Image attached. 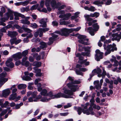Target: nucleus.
Segmentation results:
<instances>
[{"mask_svg":"<svg viewBox=\"0 0 121 121\" xmlns=\"http://www.w3.org/2000/svg\"><path fill=\"white\" fill-rule=\"evenodd\" d=\"M91 47L88 46L86 47H85L83 48L84 50L85 51H87V52H89V54H90V49Z\"/></svg>","mask_w":121,"mask_h":121,"instance_id":"obj_44","label":"nucleus"},{"mask_svg":"<svg viewBox=\"0 0 121 121\" xmlns=\"http://www.w3.org/2000/svg\"><path fill=\"white\" fill-rule=\"evenodd\" d=\"M68 112L60 113V116H67L69 114Z\"/></svg>","mask_w":121,"mask_h":121,"instance_id":"obj_61","label":"nucleus"},{"mask_svg":"<svg viewBox=\"0 0 121 121\" xmlns=\"http://www.w3.org/2000/svg\"><path fill=\"white\" fill-rule=\"evenodd\" d=\"M69 30L70 29L63 28L61 29L60 31H55V33L59 34L62 36H66L69 35V33H71Z\"/></svg>","mask_w":121,"mask_h":121,"instance_id":"obj_6","label":"nucleus"},{"mask_svg":"<svg viewBox=\"0 0 121 121\" xmlns=\"http://www.w3.org/2000/svg\"><path fill=\"white\" fill-rule=\"evenodd\" d=\"M47 19H42L39 21V23L41 24L40 26V27H45L47 26Z\"/></svg>","mask_w":121,"mask_h":121,"instance_id":"obj_23","label":"nucleus"},{"mask_svg":"<svg viewBox=\"0 0 121 121\" xmlns=\"http://www.w3.org/2000/svg\"><path fill=\"white\" fill-rule=\"evenodd\" d=\"M81 28L80 27H78L76 28H70L69 30L71 31V33L74 31H78Z\"/></svg>","mask_w":121,"mask_h":121,"instance_id":"obj_42","label":"nucleus"},{"mask_svg":"<svg viewBox=\"0 0 121 121\" xmlns=\"http://www.w3.org/2000/svg\"><path fill=\"white\" fill-rule=\"evenodd\" d=\"M41 95H39L35 99H34V102L38 101L39 99H41Z\"/></svg>","mask_w":121,"mask_h":121,"instance_id":"obj_57","label":"nucleus"},{"mask_svg":"<svg viewBox=\"0 0 121 121\" xmlns=\"http://www.w3.org/2000/svg\"><path fill=\"white\" fill-rule=\"evenodd\" d=\"M52 99L58 98L61 97L64 98H68L69 97L68 96L65 95H64V94L61 92L59 93L56 94L54 95Z\"/></svg>","mask_w":121,"mask_h":121,"instance_id":"obj_18","label":"nucleus"},{"mask_svg":"<svg viewBox=\"0 0 121 121\" xmlns=\"http://www.w3.org/2000/svg\"><path fill=\"white\" fill-rule=\"evenodd\" d=\"M81 67H82V66L81 65L79 64L77 65H76L77 68L79 69L80 70V71H79L77 69L76 70L75 72L77 74L82 75L83 73L80 71L84 72L87 70V69L86 68H81Z\"/></svg>","mask_w":121,"mask_h":121,"instance_id":"obj_11","label":"nucleus"},{"mask_svg":"<svg viewBox=\"0 0 121 121\" xmlns=\"http://www.w3.org/2000/svg\"><path fill=\"white\" fill-rule=\"evenodd\" d=\"M8 35L11 37H13L17 35V33L16 31L12 32L9 31Z\"/></svg>","mask_w":121,"mask_h":121,"instance_id":"obj_29","label":"nucleus"},{"mask_svg":"<svg viewBox=\"0 0 121 121\" xmlns=\"http://www.w3.org/2000/svg\"><path fill=\"white\" fill-rule=\"evenodd\" d=\"M22 28L25 31L29 32H30L31 31V30L29 29L24 27V25H23L22 27Z\"/></svg>","mask_w":121,"mask_h":121,"instance_id":"obj_48","label":"nucleus"},{"mask_svg":"<svg viewBox=\"0 0 121 121\" xmlns=\"http://www.w3.org/2000/svg\"><path fill=\"white\" fill-rule=\"evenodd\" d=\"M21 4L23 6H25L28 4L29 2L27 1H25L21 2Z\"/></svg>","mask_w":121,"mask_h":121,"instance_id":"obj_50","label":"nucleus"},{"mask_svg":"<svg viewBox=\"0 0 121 121\" xmlns=\"http://www.w3.org/2000/svg\"><path fill=\"white\" fill-rule=\"evenodd\" d=\"M44 52H42L40 53V55H38L37 53H36L33 55V56L34 58L36 57V60H40L41 56H42V58L43 59V56H44Z\"/></svg>","mask_w":121,"mask_h":121,"instance_id":"obj_21","label":"nucleus"},{"mask_svg":"<svg viewBox=\"0 0 121 121\" xmlns=\"http://www.w3.org/2000/svg\"><path fill=\"white\" fill-rule=\"evenodd\" d=\"M23 104V103H21L19 104H17L15 106V108L16 109H19L20 107L22 106Z\"/></svg>","mask_w":121,"mask_h":121,"instance_id":"obj_54","label":"nucleus"},{"mask_svg":"<svg viewBox=\"0 0 121 121\" xmlns=\"http://www.w3.org/2000/svg\"><path fill=\"white\" fill-rule=\"evenodd\" d=\"M51 0H46L45 3V5L47 7L50 5V2H51Z\"/></svg>","mask_w":121,"mask_h":121,"instance_id":"obj_51","label":"nucleus"},{"mask_svg":"<svg viewBox=\"0 0 121 121\" xmlns=\"http://www.w3.org/2000/svg\"><path fill=\"white\" fill-rule=\"evenodd\" d=\"M10 93V90L9 89H8L3 91V95L5 97L8 95Z\"/></svg>","mask_w":121,"mask_h":121,"instance_id":"obj_31","label":"nucleus"},{"mask_svg":"<svg viewBox=\"0 0 121 121\" xmlns=\"http://www.w3.org/2000/svg\"><path fill=\"white\" fill-rule=\"evenodd\" d=\"M92 107L98 110H99L100 108V107L99 106L96 105L95 104H94Z\"/></svg>","mask_w":121,"mask_h":121,"instance_id":"obj_56","label":"nucleus"},{"mask_svg":"<svg viewBox=\"0 0 121 121\" xmlns=\"http://www.w3.org/2000/svg\"><path fill=\"white\" fill-rule=\"evenodd\" d=\"M30 26L31 27L34 28H36L38 26L37 24L35 23H30Z\"/></svg>","mask_w":121,"mask_h":121,"instance_id":"obj_47","label":"nucleus"},{"mask_svg":"<svg viewBox=\"0 0 121 121\" xmlns=\"http://www.w3.org/2000/svg\"><path fill=\"white\" fill-rule=\"evenodd\" d=\"M16 38H13L10 39V42L11 45H13L14 43H15V40H16Z\"/></svg>","mask_w":121,"mask_h":121,"instance_id":"obj_53","label":"nucleus"},{"mask_svg":"<svg viewBox=\"0 0 121 121\" xmlns=\"http://www.w3.org/2000/svg\"><path fill=\"white\" fill-rule=\"evenodd\" d=\"M111 41V39H109L108 40H106L104 42V49L105 50L106 49V47L107 46V45L108 43H109Z\"/></svg>","mask_w":121,"mask_h":121,"instance_id":"obj_32","label":"nucleus"},{"mask_svg":"<svg viewBox=\"0 0 121 121\" xmlns=\"http://www.w3.org/2000/svg\"><path fill=\"white\" fill-rule=\"evenodd\" d=\"M75 84H71L69 83L67 84L68 87L70 89L71 91L73 92H75L78 90V86L75 85Z\"/></svg>","mask_w":121,"mask_h":121,"instance_id":"obj_12","label":"nucleus"},{"mask_svg":"<svg viewBox=\"0 0 121 121\" xmlns=\"http://www.w3.org/2000/svg\"><path fill=\"white\" fill-rule=\"evenodd\" d=\"M41 45L40 47L42 49L46 48L47 46V44L46 43L43 42H41L40 43Z\"/></svg>","mask_w":121,"mask_h":121,"instance_id":"obj_39","label":"nucleus"},{"mask_svg":"<svg viewBox=\"0 0 121 121\" xmlns=\"http://www.w3.org/2000/svg\"><path fill=\"white\" fill-rule=\"evenodd\" d=\"M22 53L23 56H25L27 55L28 53V51L27 50H25L23 51Z\"/></svg>","mask_w":121,"mask_h":121,"instance_id":"obj_49","label":"nucleus"},{"mask_svg":"<svg viewBox=\"0 0 121 121\" xmlns=\"http://www.w3.org/2000/svg\"><path fill=\"white\" fill-rule=\"evenodd\" d=\"M84 16L85 18L86 19L87 21H90L92 20V19L90 17V15H89L85 14L84 15Z\"/></svg>","mask_w":121,"mask_h":121,"instance_id":"obj_43","label":"nucleus"},{"mask_svg":"<svg viewBox=\"0 0 121 121\" xmlns=\"http://www.w3.org/2000/svg\"><path fill=\"white\" fill-rule=\"evenodd\" d=\"M37 94L36 91H35L32 92L29 91L27 92V97H29L31 95L33 98H35Z\"/></svg>","mask_w":121,"mask_h":121,"instance_id":"obj_24","label":"nucleus"},{"mask_svg":"<svg viewBox=\"0 0 121 121\" xmlns=\"http://www.w3.org/2000/svg\"><path fill=\"white\" fill-rule=\"evenodd\" d=\"M47 91L46 89H44L42 90L40 93L41 95L45 96L47 95Z\"/></svg>","mask_w":121,"mask_h":121,"instance_id":"obj_46","label":"nucleus"},{"mask_svg":"<svg viewBox=\"0 0 121 121\" xmlns=\"http://www.w3.org/2000/svg\"><path fill=\"white\" fill-rule=\"evenodd\" d=\"M67 81L69 80V83L71 84H78L80 83L79 81H74L73 78H72L71 77H69L67 80Z\"/></svg>","mask_w":121,"mask_h":121,"instance_id":"obj_25","label":"nucleus"},{"mask_svg":"<svg viewBox=\"0 0 121 121\" xmlns=\"http://www.w3.org/2000/svg\"><path fill=\"white\" fill-rule=\"evenodd\" d=\"M109 37L110 38L113 37L115 38V40L119 41L120 39H121V34L118 35L117 33L112 34V32H109L106 36V37L108 38Z\"/></svg>","mask_w":121,"mask_h":121,"instance_id":"obj_5","label":"nucleus"},{"mask_svg":"<svg viewBox=\"0 0 121 121\" xmlns=\"http://www.w3.org/2000/svg\"><path fill=\"white\" fill-rule=\"evenodd\" d=\"M64 93L65 94L64 95H65L68 96L69 97L68 98H72V97H71V95H72L73 94V92L69 90L65 89L64 90Z\"/></svg>","mask_w":121,"mask_h":121,"instance_id":"obj_19","label":"nucleus"},{"mask_svg":"<svg viewBox=\"0 0 121 121\" xmlns=\"http://www.w3.org/2000/svg\"><path fill=\"white\" fill-rule=\"evenodd\" d=\"M52 36V37L49 39V42H48V45H50L52 44L55 40V38L58 36L57 35L53 33L51 34Z\"/></svg>","mask_w":121,"mask_h":121,"instance_id":"obj_20","label":"nucleus"},{"mask_svg":"<svg viewBox=\"0 0 121 121\" xmlns=\"http://www.w3.org/2000/svg\"><path fill=\"white\" fill-rule=\"evenodd\" d=\"M13 12L12 11H9L8 13H6L5 15L7 17L6 19H8L9 17H10V19L12 20L13 18Z\"/></svg>","mask_w":121,"mask_h":121,"instance_id":"obj_26","label":"nucleus"},{"mask_svg":"<svg viewBox=\"0 0 121 121\" xmlns=\"http://www.w3.org/2000/svg\"><path fill=\"white\" fill-rule=\"evenodd\" d=\"M86 61L85 60H80L79 61V63H80L82 64L83 63H84V64L85 65L87 66L89 64V62L87 61V62H85Z\"/></svg>","mask_w":121,"mask_h":121,"instance_id":"obj_41","label":"nucleus"},{"mask_svg":"<svg viewBox=\"0 0 121 121\" xmlns=\"http://www.w3.org/2000/svg\"><path fill=\"white\" fill-rule=\"evenodd\" d=\"M60 4L59 2H56L55 0H52L51 2V4L52 7L53 9L56 8L58 7L59 6Z\"/></svg>","mask_w":121,"mask_h":121,"instance_id":"obj_17","label":"nucleus"},{"mask_svg":"<svg viewBox=\"0 0 121 121\" xmlns=\"http://www.w3.org/2000/svg\"><path fill=\"white\" fill-rule=\"evenodd\" d=\"M41 79L40 78H38L35 79V84L36 85L38 84V82L41 81Z\"/></svg>","mask_w":121,"mask_h":121,"instance_id":"obj_58","label":"nucleus"},{"mask_svg":"<svg viewBox=\"0 0 121 121\" xmlns=\"http://www.w3.org/2000/svg\"><path fill=\"white\" fill-rule=\"evenodd\" d=\"M7 110H4L0 114V116L1 117L2 116H3L7 113Z\"/></svg>","mask_w":121,"mask_h":121,"instance_id":"obj_64","label":"nucleus"},{"mask_svg":"<svg viewBox=\"0 0 121 121\" xmlns=\"http://www.w3.org/2000/svg\"><path fill=\"white\" fill-rule=\"evenodd\" d=\"M49 29L48 28H40L39 29V30L40 31V34L39 35V36L40 37H41L43 35V32H44L46 31H48Z\"/></svg>","mask_w":121,"mask_h":121,"instance_id":"obj_28","label":"nucleus"},{"mask_svg":"<svg viewBox=\"0 0 121 121\" xmlns=\"http://www.w3.org/2000/svg\"><path fill=\"white\" fill-rule=\"evenodd\" d=\"M24 74H25V76L22 77V78L23 80L26 81H29L32 79L31 78L29 77L28 75H29L31 77H32L33 75V73H31L29 74L28 72L26 71L24 72Z\"/></svg>","mask_w":121,"mask_h":121,"instance_id":"obj_10","label":"nucleus"},{"mask_svg":"<svg viewBox=\"0 0 121 121\" xmlns=\"http://www.w3.org/2000/svg\"><path fill=\"white\" fill-rule=\"evenodd\" d=\"M95 101L94 98L92 97L90 101L91 102L90 107L88 109H87V108L88 106L89 105V103H86L84 106V105H82V106L84 108L82 109L80 107H79L78 108L77 112L78 114L79 115H80L82 112L84 114H86L88 115L90 114L92 115H94L95 113L94 111H93V109L92 107L95 104L94 103Z\"/></svg>","mask_w":121,"mask_h":121,"instance_id":"obj_1","label":"nucleus"},{"mask_svg":"<svg viewBox=\"0 0 121 121\" xmlns=\"http://www.w3.org/2000/svg\"><path fill=\"white\" fill-rule=\"evenodd\" d=\"M32 65L34 66H35L37 67H39L41 66V63L40 62L35 61L33 63Z\"/></svg>","mask_w":121,"mask_h":121,"instance_id":"obj_36","label":"nucleus"},{"mask_svg":"<svg viewBox=\"0 0 121 121\" xmlns=\"http://www.w3.org/2000/svg\"><path fill=\"white\" fill-rule=\"evenodd\" d=\"M62 20V19H61L60 20V25H67L69 24L70 23V22L68 21H64L63 22H61Z\"/></svg>","mask_w":121,"mask_h":121,"instance_id":"obj_40","label":"nucleus"},{"mask_svg":"<svg viewBox=\"0 0 121 121\" xmlns=\"http://www.w3.org/2000/svg\"><path fill=\"white\" fill-rule=\"evenodd\" d=\"M95 8L93 6H91L90 8H89V11L93 12L95 11Z\"/></svg>","mask_w":121,"mask_h":121,"instance_id":"obj_62","label":"nucleus"},{"mask_svg":"<svg viewBox=\"0 0 121 121\" xmlns=\"http://www.w3.org/2000/svg\"><path fill=\"white\" fill-rule=\"evenodd\" d=\"M33 69L35 70V73H36V76H40L42 74L40 73L41 71L40 69L35 67H34Z\"/></svg>","mask_w":121,"mask_h":121,"instance_id":"obj_27","label":"nucleus"},{"mask_svg":"<svg viewBox=\"0 0 121 121\" xmlns=\"http://www.w3.org/2000/svg\"><path fill=\"white\" fill-rule=\"evenodd\" d=\"M13 60L12 58H10L6 61V64L7 66L10 68H13L14 66V64L12 62Z\"/></svg>","mask_w":121,"mask_h":121,"instance_id":"obj_22","label":"nucleus"},{"mask_svg":"<svg viewBox=\"0 0 121 121\" xmlns=\"http://www.w3.org/2000/svg\"><path fill=\"white\" fill-rule=\"evenodd\" d=\"M39 33L40 34V31L39 30V29L37 30V31L34 34V35L35 37H37L39 35Z\"/></svg>","mask_w":121,"mask_h":121,"instance_id":"obj_60","label":"nucleus"},{"mask_svg":"<svg viewBox=\"0 0 121 121\" xmlns=\"http://www.w3.org/2000/svg\"><path fill=\"white\" fill-rule=\"evenodd\" d=\"M61 4L60 3V4L59 6L58 7L56 8L58 9L59 10H60L61 9H63L65 7V6L64 5H63L61 6Z\"/></svg>","mask_w":121,"mask_h":121,"instance_id":"obj_55","label":"nucleus"},{"mask_svg":"<svg viewBox=\"0 0 121 121\" xmlns=\"http://www.w3.org/2000/svg\"><path fill=\"white\" fill-rule=\"evenodd\" d=\"M76 56L78 57L80 60H82L83 59V57L82 56V55L85 56H90V54L89 52H82L81 54L78 53H75Z\"/></svg>","mask_w":121,"mask_h":121,"instance_id":"obj_14","label":"nucleus"},{"mask_svg":"<svg viewBox=\"0 0 121 121\" xmlns=\"http://www.w3.org/2000/svg\"><path fill=\"white\" fill-rule=\"evenodd\" d=\"M13 13L15 16H19L20 14V13L17 12H13Z\"/></svg>","mask_w":121,"mask_h":121,"instance_id":"obj_63","label":"nucleus"},{"mask_svg":"<svg viewBox=\"0 0 121 121\" xmlns=\"http://www.w3.org/2000/svg\"><path fill=\"white\" fill-rule=\"evenodd\" d=\"M65 11L64 10H61L57 12L58 14H60L59 17L60 18H63L64 20H68L71 16L70 13H68L65 14Z\"/></svg>","mask_w":121,"mask_h":121,"instance_id":"obj_3","label":"nucleus"},{"mask_svg":"<svg viewBox=\"0 0 121 121\" xmlns=\"http://www.w3.org/2000/svg\"><path fill=\"white\" fill-rule=\"evenodd\" d=\"M6 75L5 72H3L0 74V86L2 85L8 80V78H4Z\"/></svg>","mask_w":121,"mask_h":121,"instance_id":"obj_7","label":"nucleus"},{"mask_svg":"<svg viewBox=\"0 0 121 121\" xmlns=\"http://www.w3.org/2000/svg\"><path fill=\"white\" fill-rule=\"evenodd\" d=\"M93 3L94 4L98 5L103 4V2L102 1H96L93 2Z\"/></svg>","mask_w":121,"mask_h":121,"instance_id":"obj_45","label":"nucleus"},{"mask_svg":"<svg viewBox=\"0 0 121 121\" xmlns=\"http://www.w3.org/2000/svg\"><path fill=\"white\" fill-rule=\"evenodd\" d=\"M99 13L97 12H95L94 13H91L90 14V17H97L99 16Z\"/></svg>","mask_w":121,"mask_h":121,"instance_id":"obj_34","label":"nucleus"},{"mask_svg":"<svg viewBox=\"0 0 121 121\" xmlns=\"http://www.w3.org/2000/svg\"><path fill=\"white\" fill-rule=\"evenodd\" d=\"M71 104L69 103L67 104V105L64 106V108L65 109L71 107Z\"/></svg>","mask_w":121,"mask_h":121,"instance_id":"obj_59","label":"nucleus"},{"mask_svg":"<svg viewBox=\"0 0 121 121\" xmlns=\"http://www.w3.org/2000/svg\"><path fill=\"white\" fill-rule=\"evenodd\" d=\"M95 52V58L97 61H99L100 59L102 58L103 53L100 52L98 49L96 50Z\"/></svg>","mask_w":121,"mask_h":121,"instance_id":"obj_13","label":"nucleus"},{"mask_svg":"<svg viewBox=\"0 0 121 121\" xmlns=\"http://www.w3.org/2000/svg\"><path fill=\"white\" fill-rule=\"evenodd\" d=\"M17 95L16 93L13 94L9 97V99L10 100L15 99Z\"/></svg>","mask_w":121,"mask_h":121,"instance_id":"obj_38","label":"nucleus"},{"mask_svg":"<svg viewBox=\"0 0 121 121\" xmlns=\"http://www.w3.org/2000/svg\"><path fill=\"white\" fill-rule=\"evenodd\" d=\"M101 71L100 69L99 68H98L97 69H94L92 71V73L90 74V80L92 77L96 74H98V76L99 77H101V75L100 74L101 73Z\"/></svg>","mask_w":121,"mask_h":121,"instance_id":"obj_9","label":"nucleus"},{"mask_svg":"<svg viewBox=\"0 0 121 121\" xmlns=\"http://www.w3.org/2000/svg\"><path fill=\"white\" fill-rule=\"evenodd\" d=\"M107 51L105 53V56H107L110 54L111 51L113 52L114 50L116 51L117 48L116 47V45L113 43L112 45H109L107 46L106 47Z\"/></svg>","mask_w":121,"mask_h":121,"instance_id":"obj_4","label":"nucleus"},{"mask_svg":"<svg viewBox=\"0 0 121 121\" xmlns=\"http://www.w3.org/2000/svg\"><path fill=\"white\" fill-rule=\"evenodd\" d=\"M78 37L79 39L78 40L79 43L84 45H87L90 44L87 42L88 41V39L86 38V36L81 35H79Z\"/></svg>","mask_w":121,"mask_h":121,"instance_id":"obj_8","label":"nucleus"},{"mask_svg":"<svg viewBox=\"0 0 121 121\" xmlns=\"http://www.w3.org/2000/svg\"><path fill=\"white\" fill-rule=\"evenodd\" d=\"M39 5L37 4L36 5H34L32 6L30 8V10H32L34 9H35L37 8Z\"/></svg>","mask_w":121,"mask_h":121,"instance_id":"obj_52","label":"nucleus"},{"mask_svg":"<svg viewBox=\"0 0 121 121\" xmlns=\"http://www.w3.org/2000/svg\"><path fill=\"white\" fill-rule=\"evenodd\" d=\"M94 84L96 89H99L101 88V86L100 84H99V81L97 80L94 81Z\"/></svg>","mask_w":121,"mask_h":121,"instance_id":"obj_30","label":"nucleus"},{"mask_svg":"<svg viewBox=\"0 0 121 121\" xmlns=\"http://www.w3.org/2000/svg\"><path fill=\"white\" fill-rule=\"evenodd\" d=\"M27 58L26 56L24 57L22 60L21 64L22 65L25 66L26 67L29 66L30 63L29 61L27 60Z\"/></svg>","mask_w":121,"mask_h":121,"instance_id":"obj_15","label":"nucleus"},{"mask_svg":"<svg viewBox=\"0 0 121 121\" xmlns=\"http://www.w3.org/2000/svg\"><path fill=\"white\" fill-rule=\"evenodd\" d=\"M22 55L21 52H18L12 55V57L14 60H16L21 58Z\"/></svg>","mask_w":121,"mask_h":121,"instance_id":"obj_16","label":"nucleus"},{"mask_svg":"<svg viewBox=\"0 0 121 121\" xmlns=\"http://www.w3.org/2000/svg\"><path fill=\"white\" fill-rule=\"evenodd\" d=\"M21 22L23 24L29 25L30 24V21L28 20L25 19H22L20 20Z\"/></svg>","mask_w":121,"mask_h":121,"instance_id":"obj_37","label":"nucleus"},{"mask_svg":"<svg viewBox=\"0 0 121 121\" xmlns=\"http://www.w3.org/2000/svg\"><path fill=\"white\" fill-rule=\"evenodd\" d=\"M92 26L94 29H93L92 27H90L87 28V30L91 35L93 36L95 34V32L97 31L99 29V26L98 25L97 23H95L93 24Z\"/></svg>","mask_w":121,"mask_h":121,"instance_id":"obj_2","label":"nucleus"},{"mask_svg":"<svg viewBox=\"0 0 121 121\" xmlns=\"http://www.w3.org/2000/svg\"><path fill=\"white\" fill-rule=\"evenodd\" d=\"M26 85L25 84H21L18 86V88L19 89H22L26 88Z\"/></svg>","mask_w":121,"mask_h":121,"instance_id":"obj_35","label":"nucleus"},{"mask_svg":"<svg viewBox=\"0 0 121 121\" xmlns=\"http://www.w3.org/2000/svg\"><path fill=\"white\" fill-rule=\"evenodd\" d=\"M50 99V98H48L47 97H41L40 101L43 102H46Z\"/></svg>","mask_w":121,"mask_h":121,"instance_id":"obj_33","label":"nucleus"}]
</instances>
